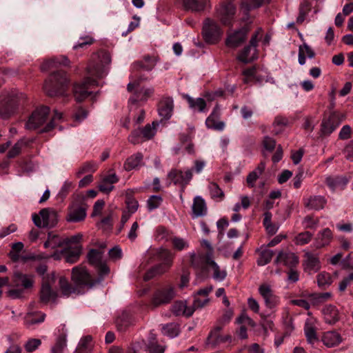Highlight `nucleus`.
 Masks as SVG:
<instances>
[{
    "label": "nucleus",
    "mask_w": 353,
    "mask_h": 353,
    "mask_svg": "<svg viewBox=\"0 0 353 353\" xmlns=\"http://www.w3.org/2000/svg\"><path fill=\"white\" fill-rule=\"evenodd\" d=\"M68 84L67 74L63 70H59L52 73L45 81L43 90L50 97L63 96Z\"/></svg>",
    "instance_id": "nucleus-1"
},
{
    "label": "nucleus",
    "mask_w": 353,
    "mask_h": 353,
    "mask_svg": "<svg viewBox=\"0 0 353 353\" xmlns=\"http://www.w3.org/2000/svg\"><path fill=\"white\" fill-rule=\"evenodd\" d=\"M154 256L157 260L161 263L146 272L143 277L145 281H149L157 276L164 274L172 265L174 255L169 250L159 248L156 250Z\"/></svg>",
    "instance_id": "nucleus-2"
},
{
    "label": "nucleus",
    "mask_w": 353,
    "mask_h": 353,
    "mask_svg": "<svg viewBox=\"0 0 353 353\" xmlns=\"http://www.w3.org/2000/svg\"><path fill=\"white\" fill-rule=\"evenodd\" d=\"M223 31L218 23L210 18H206L203 22L201 34L205 42L210 45L219 43Z\"/></svg>",
    "instance_id": "nucleus-3"
},
{
    "label": "nucleus",
    "mask_w": 353,
    "mask_h": 353,
    "mask_svg": "<svg viewBox=\"0 0 353 353\" xmlns=\"http://www.w3.org/2000/svg\"><path fill=\"white\" fill-rule=\"evenodd\" d=\"M72 280L81 292L82 289L92 288L96 283H99V281L92 280L85 268L82 266H76L72 268Z\"/></svg>",
    "instance_id": "nucleus-4"
},
{
    "label": "nucleus",
    "mask_w": 353,
    "mask_h": 353,
    "mask_svg": "<svg viewBox=\"0 0 353 353\" xmlns=\"http://www.w3.org/2000/svg\"><path fill=\"white\" fill-rule=\"evenodd\" d=\"M32 221L39 228H52L58 222V213L52 208H43L32 215Z\"/></svg>",
    "instance_id": "nucleus-5"
},
{
    "label": "nucleus",
    "mask_w": 353,
    "mask_h": 353,
    "mask_svg": "<svg viewBox=\"0 0 353 353\" xmlns=\"http://www.w3.org/2000/svg\"><path fill=\"white\" fill-rule=\"evenodd\" d=\"M26 100V96L20 93L11 96L6 101L0 103V118L6 119L12 115L17 109L23 105Z\"/></svg>",
    "instance_id": "nucleus-6"
},
{
    "label": "nucleus",
    "mask_w": 353,
    "mask_h": 353,
    "mask_svg": "<svg viewBox=\"0 0 353 353\" xmlns=\"http://www.w3.org/2000/svg\"><path fill=\"white\" fill-rule=\"evenodd\" d=\"M236 6L230 1H225L216 8V17L223 26H232L236 14Z\"/></svg>",
    "instance_id": "nucleus-7"
},
{
    "label": "nucleus",
    "mask_w": 353,
    "mask_h": 353,
    "mask_svg": "<svg viewBox=\"0 0 353 353\" xmlns=\"http://www.w3.org/2000/svg\"><path fill=\"white\" fill-rule=\"evenodd\" d=\"M98 57L100 63L90 64L88 67L87 72L88 75L100 79L107 74L108 70L106 65L111 62V57L110 54L107 52H100Z\"/></svg>",
    "instance_id": "nucleus-8"
},
{
    "label": "nucleus",
    "mask_w": 353,
    "mask_h": 353,
    "mask_svg": "<svg viewBox=\"0 0 353 353\" xmlns=\"http://www.w3.org/2000/svg\"><path fill=\"white\" fill-rule=\"evenodd\" d=\"M50 113V108L42 105L37 108L30 116L26 124L28 130H36L42 126L46 121Z\"/></svg>",
    "instance_id": "nucleus-9"
},
{
    "label": "nucleus",
    "mask_w": 353,
    "mask_h": 353,
    "mask_svg": "<svg viewBox=\"0 0 353 353\" xmlns=\"http://www.w3.org/2000/svg\"><path fill=\"white\" fill-rule=\"evenodd\" d=\"M93 77L94 76L89 75L82 83L74 85L73 94L77 101H83L91 94V88L98 85L97 80Z\"/></svg>",
    "instance_id": "nucleus-10"
},
{
    "label": "nucleus",
    "mask_w": 353,
    "mask_h": 353,
    "mask_svg": "<svg viewBox=\"0 0 353 353\" xmlns=\"http://www.w3.org/2000/svg\"><path fill=\"white\" fill-rule=\"evenodd\" d=\"M250 30L249 25L246 23L242 28L228 33L225 39V45L232 48L240 46L246 41Z\"/></svg>",
    "instance_id": "nucleus-11"
},
{
    "label": "nucleus",
    "mask_w": 353,
    "mask_h": 353,
    "mask_svg": "<svg viewBox=\"0 0 353 353\" xmlns=\"http://www.w3.org/2000/svg\"><path fill=\"white\" fill-rule=\"evenodd\" d=\"M128 91L132 92L134 90L132 96L129 99L132 103L138 101H147L154 93L152 88H140L137 83H129L127 86Z\"/></svg>",
    "instance_id": "nucleus-12"
},
{
    "label": "nucleus",
    "mask_w": 353,
    "mask_h": 353,
    "mask_svg": "<svg viewBox=\"0 0 353 353\" xmlns=\"http://www.w3.org/2000/svg\"><path fill=\"white\" fill-rule=\"evenodd\" d=\"M259 292L264 300L267 308L275 311L280 303V298L274 294L271 286L269 284H261L259 288Z\"/></svg>",
    "instance_id": "nucleus-13"
},
{
    "label": "nucleus",
    "mask_w": 353,
    "mask_h": 353,
    "mask_svg": "<svg viewBox=\"0 0 353 353\" xmlns=\"http://www.w3.org/2000/svg\"><path fill=\"white\" fill-rule=\"evenodd\" d=\"M176 292L172 286H166L157 290L152 298V305L155 307L169 303L175 296Z\"/></svg>",
    "instance_id": "nucleus-14"
},
{
    "label": "nucleus",
    "mask_w": 353,
    "mask_h": 353,
    "mask_svg": "<svg viewBox=\"0 0 353 353\" xmlns=\"http://www.w3.org/2000/svg\"><path fill=\"white\" fill-rule=\"evenodd\" d=\"M179 143L173 148L175 154H179L182 148H184L186 153L194 154V145L192 143L193 134L192 132L181 133L179 137Z\"/></svg>",
    "instance_id": "nucleus-15"
},
{
    "label": "nucleus",
    "mask_w": 353,
    "mask_h": 353,
    "mask_svg": "<svg viewBox=\"0 0 353 353\" xmlns=\"http://www.w3.org/2000/svg\"><path fill=\"white\" fill-rule=\"evenodd\" d=\"M86 207L83 205L73 203L68 208L66 221L70 223H77L83 221L86 216Z\"/></svg>",
    "instance_id": "nucleus-16"
},
{
    "label": "nucleus",
    "mask_w": 353,
    "mask_h": 353,
    "mask_svg": "<svg viewBox=\"0 0 353 353\" xmlns=\"http://www.w3.org/2000/svg\"><path fill=\"white\" fill-rule=\"evenodd\" d=\"M81 253V246L75 245L74 248H65L60 252H54L52 256L54 259H60L61 255L65 256V261L69 263H74L78 261Z\"/></svg>",
    "instance_id": "nucleus-17"
},
{
    "label": "nucleus",
    "mask_w": 353,
    "mask_h": 353,
    "mask_svg": "<svg viewBox=\"0 0 353 353\" xmlns=\"http://www.w3.org/2000/svg\"><path fill=\"white\" fill-rule=\"evenodd\" d=\"M168 178L175 185H181L185 187L189 183L192 178L191 170H187L185 172L181 170L172 169L168 174Z\"/></svg>",
    "instance_id": "nucleus-18"
},
{
    "label": "nucleus",
    "mask_w": 353,
    "mask_h": 353,
    "mask_svg": "<svg viewBox=\"0 0 353 353\" xmlns=\"http://www.w3.org/2000/svg\"><path fill=\"white\" fill-rule=\"evenodd\" d=\"M221 116L220 106L216 104L213 108L212 112L205 120V125L208 128L217 131H222L225 128V123L219 121Z\"/></svg>",
    "instance_id": "nucleus-19"
},
{
    "label": "nucleus",
    "mask_w": 353,
    "mask_h": 353,
    "mask_svg": "<svg viewBox=\"0 0 353 353\" xmlns=\"http://www.w3.org/2000/svg\"><path fill=\"white\" fill-rule=\"evenodd\" d=\"M191 265L196 270H205L208 268V259H212L211 253L196 254L194 252L189 253Z\"/></svg>",
    "instance_id": "nucleus-20"
},
{
    "label": "nucleus",
    "mask_w": 353,
    "mask_h": 353,
    "mask_svg": "<svg viewBox=\"0 0 353 353\" xmlns=\"http://www.w3.org/2000/svg\"><path fill=\"white\" fill-rule=\"evenodd\" d=\"M339 115L336 113L331 114L327 119L323 120L321 123V134L328 136L332 133L341 123Z\"/></svg>",
    "instance_id": "nucleus-21"
},
{
    "label": "nucleus",
    "mask_w": 353,
    "mask_h": 353,
    "mask_svg": "<svg viewBox=\"0 0 353 353\" xmlns=\"http://www.w3.org/2000/svg\"><path fill=\"white\" fill-rule=\"evenodd\" d=\"M54 279V274L51 276H44L43 279V284L41 289V296L40 299L41 301L44 303H47L50 300L55 299L57 296L56 293L52 290L50 288V282H53Z\"/></svg>",
    "instance_id": "nucleus-22"
},
{
    "label": "nucleus",
    "mask_w": 353,
    "mask_h": 353,
    "mask_svg": "<svg viewBox=\"0 0 353 353\" xmlns=\"http://www.w3.org/2000/svg\"><path fill=\"white\" fill-rule=\"evenodd\" d=\"M333 239V234L328 228L319 231L313 242V247L316 249H321L330 245Z\"/></svg>",
    "instance_id": "nucleus-23"
},
{
    "label": "nucleus",
    "mask_w": 353,
    "mask_h": 353,
    "mask_svg": "<svg viewBox=\"0 0 353 353\" xmlns=\"http://www.w3.org/2000/svg\"><path fill=\"white\" fill-rule=\"evenodd\" d=\"M304 270L309 272H316L321 268V263L317 254L310 252H305L303 260Z\"/></svg>",
    "instance_id": "nucleus-24"
},
{
    "label": "nucleus",
    "mask_w": 353,
    "mask_h": 353,
    "mask_svg": "<svg viewBox=\"0 0 353 353\" xmlns=\"http://www.w3.org/2000/svg\"><path fill=\"white\" fill-rule=\"evenodd\" d=\"M174 101L171 97H163L158 105V112L160 117L165 119H169L173 112Z\"/></svg>",
    "instance_id": "nucleus-25"
},
{
    "label": "nucleus",
    "mask_w": 353,
    "mask_h": 353,
    "mask_svg": "<svg viewBox=\"0 0 353 353\" xmlns=\"http://www.w3.org/2000/svg\"><path fill=\"white\" fill-rule=\"evenodd\" d=\"M45 318L46 314L40 311H29L23 318V323L27 328L31 329L35 325L43 323Z\"/></svg>",
    "instance_id": "nucleus-26"
},
{
    "label": "nucleus",
    "mask_w": 353,
    "mask_h": 353,
    "mask_svg": "<svg viewBox=\"0 0 353 353\" xmlns=\"http://www.w3.org/2000/svg\"><path fill=\"white\" fill-rule=\"evenodd\" d=\"M298 263V256L294 253L290 252H279L275 260V263L283 264L290 268L295 266Z\"/></svg>",
    "instance_id": "nucleus-27"
},
{
    "label": "nucleus",
    "mask_w": 353,
    "mask_h": 353,
    "mask_svg": "<svg viewBox=\"0 0 353 353\" xmlns=\"http://www.w3.org/2000/svg\"><path fill=\"white\" fill-rule=\"evenodd\" d=\"M322 313L324 321L327 324L334 325L340 319L339 311L335 305H325L322 310Z\"/></svg>",
    "instance_id": "nucleus-28"
},
{
    "label": "nucleus",
    "mask_w": 353,
    "mask_h": 353,
    "mask_svg": "<svg viewBox=\"0 0 353 353\" xmlns=\"http://www.w3.org/2000/svg\"><path fill=\"white\" fill-rule=\"evenodd\" d=\"M119 181V177L115 174H110L102 178L98 185L99 190L105 194H109L114 188V184Z\"/></svg>",
    "instance_id": "nucleus-29"
},
{
    "label": "nucleus",
    "mask_w": 353,
    "mask_h": 353,
    "mask_svg": "<svg viewBox=\"0 0 353 353\" xmlns=\"http://www.w3.org/2000/svg\"><path fill=\"white\" fill-rule=\"evenodd\" d=\"M70 61L67 57L61 55L59 57H54L48 59L41 64V69L43 71L48 70L52 68H56L60 65L68 66Z\"/></svg>",
    "instance_id": "nucleus-30"
},
{
    "label": "nucleus",
    "mask_w": 353,
    "mask_h": 353,
    "mask_svg": "<svg viewBox=\"0 0 353 353\" xmlns=\"http://www.w3.org/2000/svg\"><path fill=\"white\" fill-rule=\"evenodd\" d=\"M349 180L345 176H327L325 183L332 191L336 190H343L347 184Z\"/></svg>",
    "instance_id": "nucleus-31"
},
{
    "label": "nucleus",
    "mask_w": 353,
    "mask_h": 353,
    "mask_svg": "<svg viewBox=\"0 0 353 353\" xmlns=\"http://www.w3.org/2000/svg\"><path fill=\"white\" fill-rule=\"evenodd\" d=\"M183 98L187 101L189 108L193 111L199 112L207 111V104L204 99L201 97L193 98L188 94L183 95Z\"/></svg>",
    "instance_id": "nucleus-32"
},
{
    "label": "nucleus",
    "mask_w": 353,
    "mask_h": 353,
    "mask_svg": "<svg viewBox=\"0 0 353 353\" xmlns=\"http://www.w3.org/2000/svg\"><path fill=\"white\" fill-rule=\"evenodd\" d=\"M172 311L176 316H191L194 313V308L187 305L186 301H176L172 306Z\"/></svg>",
    "instance_id": "nucleus-33"
},
{
    "label": "nucleus",
    "mask_w": 353,
    "mask_h": 353,
    "mask_svg": "<svg viewBox=\"0 0 353 353\" xmlns=\"http://www.w3.org/2000/svg\"><path fill=\"white\" fill-rule=\"evenodd\" d=\"M192 210L193 218L203 216L206 214L207 207L205 202L202 197L199 196L194 197L192 206Z\"/></svg>",
    "instance_id": "nucleus-34"
},
{
    "label": "nucleus",
    "mask_w": 353,
    "mask_h": 353,
    "mask_svg": "<svg viewBox=\"0 0 353 353\" xmlns=\"http://www.w3.org/2000/svg\"><path fill=\"white\" fill-rule=\"evenodd\" d=\"M33 282L32 276L23 274L19 272L14 273V283L15 287L21 286L24 290L32 288Z\"/></svg>",
    "instance_id": "nucleus-35"
},
{
    "label": "nucleus",
    "mask_w": 353,
    "mask_h": 353,
    "mask_svg": "<svg viewBox=\"0 0 353 353\" xmlns=\"http://www.w3.org/2000/svg\"><path fill=\"white\" fill-rule=\"evenodd\" d=\"M322 341L327 347H334L340 344L342 341L341 336L336 331H329L324 333Z\"/></svg>",
    "instance_id": "nucleus-36"
},
{
    "label": "nucleus",
    "mask_w": 353,
    "mask_h": 353,
    "mask_svg": "<svg viewBox=\"0 0 353 353\" xmlns=\"http://www.w3.org/2000/svg\"><path fill=\"white\" fill-rule=\"evenodd\" d=\"M208 268L207 270L212 272V278L217 281H223L227 276L226 271L225 270H221L220 267L213 259H208Z\"/></svg>",
    "instance_id": "nucleus-37"
},
{
    "label": "nucleus",
    "mask_w": 353,
    "mask_h": 353,
    "mask_svg": "<svg viewBox=\"0 0 353 353\" xmlns=\"http://www.w3.org/2000/svg\"><path fill=\"white\" fill-rule=\"evenodd\" d=\"M327 203V200L323 196H313L307 199L305 205L311 210H319L324 208Z\"/></svg>",
    "instance_id": "nucleus-38"
},
{
    "label": "nucleus",
    "mask_w": 353,
    "mask_h": 353,
    "mask_svg": "<svg viewBox=\"0 0 353 353\" xmlns=\"http://www.w3.org/2000/svg\"><path fill=\"white\" fill-rule=\"evenodd\" d=\"M256 58V48L248 45L245 46L238 56V59L243 63H250Z\"/></svg>",
    "instance_id": "nucleus-39"
},
{
    "label": "nucleus",
    "mask_w": 353,
    "mask_h": 353,
    "mask_svg": "<svg viewBox=\"0 0 353 353\" xmlns=\"http://www.w3.org/2000/svg\"><path fill=\"white\" fill-rule=\"evenodd\" d=\"M145 348L149 353H163L165 351V347L157 343L156 334L152 332L149 334Z\"/></svg>",
    "instance_id": "nucleus-40"
},
{
    "label": "nucleus",
    "mask_w": 353,
    "mask_h": 353,
    "mask_svg": "<svg viewBox=\"0 0 353 353\" xmlns=\"http://www.w3.org/2000/svg\"><path fill=\"white\" fill-rule=\"evenodd\" d=\"M143 161V155L141 153L134 154L128 157L124 163L123 168L126 171L137 168Z\"/></svg>",
    "instance_id": "nucleus-41"
},
{
    "label": "nucleus",
    "mask_w": 353,
    "mask_h": 353,
    "mask_svg": "<svg viewBox=\"0 0 353 353\" xmlns=\"http://www.w3.org/2000/svg\"><path fill=\"white\" fill-rule=\"evenodd\" d=\"M208 0H182L183 6L185 10L199 12L203 10Z\"/></svg>",
    "instance_id": "nucleus-42"
},
{
    "label": "nucleus",
    "mask_w": 353,
    "mask_h": 353,
    "mask_svg": "<svg viewBox=\"0 0 353 353\" xmlns=\"http://www.w3.org/2000/svg\"><path fill=\"white\" fill-rule=\"evenodd\" d=\"M63 246H64V238H61L53 232L48 233V239L44 243L46 248L56 249Z\"/></svg>",
    "instance_id": "nucleus-43"
},
{
    "label": "nucleus",
    "mask_w": 353,
    "mask_h": 353,
    "mask_svg": "<svg viewBox=\"0 0 353 353\" xmlns=\"http://www.w3.org/2000/svg\"><path fill=\"white\" fill-rule=\"evenodd\" d=\"M59 286L61 292L64 296H69L72 293H81V291L78 288H77L76 285L75 288L72 287L71 285L68 282L66 279L64 277L60 278Z\"/></svg>",
    "instance_id": "nucleus-44"
},
{
    "label": "nucleus",
    "mask_w": 353,
    "mask_h": 353,
    "mask_svg": "<svg viewBox=\"0 0 353 353\" xmlns=\"http://www.w3.org/2000/svg\"><path fill=\"white\" fill-rule=\"evenodd\" d=\"M92 339L90 336H86L82 338L76 350L77 353H89L91 352L93 345Z\"/></svg>",
    "instance_id": "nucleus-45"
},
{
    "label": "nucleus",
    "mask_w": 353,
    "mask_h": 353,
    "mask_svg": "<svg viewBox=\"0 0 353 353\" xmlns=\"http://www.w3.org/2000/svg\"><path fill=\"white\" fill-rule=\"evenodd\" d=\"M102 257L103 252L95 249L90 250L87 254L89 263L94 266H99L101 265Z\"/></svg>",
    "instance_id": "nucleus-46"
},
{
    "label": "nucleus",
    "mask_w": 353,
    "mask_h": 353,
    "mask_svg": "<svg viewBox=\"0 0 353 353\" xmlns=\"http://www.w3.org/2000/svg\"><path fill=\"white\" fill-rule=\"evenodd\" d=\"M132 323L131 317L128 313H123L116 321L117 328L120 331H124Z\"/></svg>",
    "instance_id": "nucleus-47"
},
{
    "label": "nucleus",
    "mask_w": 353,
    "mask_h": 353,
    "mask_svg": "<svg viewBox=\"0 0 353 353\" xmlns=\"http://www.w3.org/2000/svg\"><path fill=\"white\" fill-rule=\"evenodd\" d=\"M274 255V252L271 250H264L261 252L259 258L257 259V264L260 266H263L269 263Z\"/></svg>",
    "instance_id": "nucleus-48"
},
{
    "label": "nucleus",
    "mask_w": 353,
    "mask_h": 353,
    "mask_svg": "<svg viewBox=\"0 0 353 353\" xmlns=\"http://www.w3.org/2000/svg\"><path fill=\"white\" fill-rule=\"evenodd\" d=\"M162 332L164 335H166L170 338H174L179 334V327L176 324L170 323L163 327Z\"/></svg>",
    "instance_id": "nucleus-49"
},
{
    "label": "nucleus",
    "mask_w": 353,
    "mask_h": 353,
    "mask_svg": "<svg viewBox=\"0 0 353 353\" xmlns=\"http://www.w3.org/2000/svg\"><path fill=\"white\" fill-rule=\"evenodd\" d=\"M157 125H158V123L154 121L152 125L148 124L141 130L144 140H149L154 136Z\"/></svg>",
    "instance_id": "nucleus-50"
},
{
    "label": "nucleus",
    "mask_w": 353,
    "mask_h": 353,
    "mask_svg": "<svg viewBox=\"0 0 353 353\" xmlns=\"http://www.w3.org/2000/svg\"><path fill=\"white\" fill-rule=\"evenodd\" d=\"M208 190L212 199H219L222 200L224 198L223 191L216 183L210 182L208 185Z\"/></svg>",
    "instance_id": "nucleus-51"
},
{
    "label": "nucleus",
    "mask_w": 353,
    "mask_h": 353,
    "mask_svg": "<svg viewBox=\"0 0 353 353\" xmlns=\"http://www.w3.org/2000/svg\"><path fill=\"white\" fill-rule=\"evenodd\" d=\"M41 344V341L40 339L32 338L26 341L23 346L26 352L31 353L37 350Z\"/></svg>",
    "instance_id": "nucleus-52"
},
{
    "label": "nucleus",
    "mask_w": 353,
    "mask_h": 353,
    "mask_svg": "<svg viewBox=\"0 0 353 353\" xmlns=\"http://www.w3.org/2000/svg\"><path fill=\"white\" fill-rule=\"evenodd\" d=\"M313 234L310 232H303L299 233L295 238V243L299 245H303L308 243L312 238Z\"/></svg>",
    "instance_id": "nucleus-53"
},
{
    "label": "nucleus",
    "mask_w": 353,
    "mask_h": 353,
    "mask_svg": "<svg viewBox=\"0 0 353 353\" xmlns=\"http://www.w3.org/2000/svg\"><path fill=\"white\" fill-rule=\"evenodd\" d=\"M66 347V338L65 336H60L55 343L52 347V353H63L64 348Z\"/></svg>",
    "instance_id": "nucleus-54"
},
{
    "label": "nucleus",
    "mask_w": 353,
    "mask_h": 353,
    "mask_svg": "<svg viewBox=\"0 0 353 353\" xmlns=\"http://www.w3.org/2000/svg\"><path fill=\"white\" fill-rule=\"evenodd\" d=\"M243 74L245 76V78L243 79V82L245 83H250L252 79L259 81L257 78V70L255 67L245 70L243 72Z\"/></svg>",
    "instance_id": "nucleus-55"
},
{
    "label": "nucleus",
    "mask_w": 353,
    "mask_h": 353,
    "mask_svg": "<svg viewBox=\"0 0 353 353\" xmlns=\"http://www.w3.org/2000/svg\"><path fill=\"white\" fill-rule=\"evenodd\" d=\"M236 323L243 324V325H248L252 327H255L254 321L246 314L245 312H242L240 316L236 319Z\"/></svg>",
    "instance_id": "nucleus-56"
},
{
    "label": "nucleus",
    "mask_w": 353,
    "mask_h": 353,
    "mask_svg": "<svg viewBox=\"0 0 353 353\" xmlns=\"http://www.w3.org/2000/svg\"><path fill=\"white\" fill-rule=\"evenodd\" d=\"M317 284L319 287H325L331 283V277L329 273L323 272L316 276Z\"/></svg>",
    "instance_id": "nucleus-57"
},
{
    "label": "nucleus",
    "mask_w": 353,
    "mask_h": 353,
    "mask_svg": "<svg viewBox=\"0 0 353 353\" xmlns=\"http://www.w3.org/2000/svg\"><path fill=\"white\" fill-rule=\"evenodd\" d=\"M162 202V198L159 195H152L148 200V207L150 210L159 208Z\"/></svg>",
    "instance_id": "nucleus-58"
},
{
    "label": "nucleus",
    "mask_w": 353,
    "mask_h": 353,
    "mask_svg": "<svg viewBox=\"0 0 353 353\" xmlns=\"http://www.w3.org/2000/svg\"><path fill=\"white\" fill-rule=\"evenodd\" d=\"M94 41V39L90 36H85L80 37L78 43L74 46L73 48L77 50L78 48H83L86 46L92 45Z\"/></svg>",
    "instance_id": "nucleus-59"
},
{
    "label": "nucleus",
    "mask_w": 353,
    "mask_h": 353,
    "mask_svg": "<svg viewBox=\"0 0 353 353\" xmlns=\"http://www.w3.org/2000/svg\"><path fill=\"white\" fill-rule=\"evenodd\" d=\"M319 222V219H314L312 216H307L303 219L302 224L305 229H316Z\"/></svg>",
    "instance_id": "nucleus-60"
},
{
    "label": "nucleus",
    "mask_w": 353,
    "mask_h": 353,
    "mask_svg": "<svg viewBox=\"0 0 353 353\" xmlns=\"http://www.w3.org/2000/svg\"><path fill=\"white\" fill-rule=\"evenodd\" d=\"M62 118V114L59 112L57 110H54V114L51 121L47 123L44 128L41 130V132H48L52 130L54 128V121L57 119H61Z\"/></svg>",
    "instance_id": "nucleus-61"
},
{
    "label": "nucleus",
    "mask_w": 353,
    "mask_h": 353,
    "mask_svg": "<svg viewBox=\"0 0 353 353\" xmlns=\"http://www.w3.org/2000/svg\"><path fill=\"white\" fill-rule=\"evenodd\" d=\"M305 334L309 343H313L317 341L315 329L311 325H305Z\"/></svg>",
    "instance_id": "nucleus-62"
},
{
    "label": "nucleus",
    "mask_w": 353,
    "mask_h": 353,
    "mask_svg": "<svg viewBox=\"0 0 353 353\" xmlns=\"http://www.w3.org/2000/svg\"><path fill=\"white\" fill-rule=\"evenodd\" d=\"M143 140L144 139L142 137L141 130H135L132 131L128 137V141L134 145L138 144Z\"/></svg>",
    "instance_id": "nucleus-63"
},
{
    "label": "nucleus",
    "mask_w": 353,
    "mask_h": 353,
    "mask_svg": "<svg viewBox=\"0 0 353 353\" xmlns=\"http://www.w3.org/2000/svg\"><path fill=\"white\" fill-rule=\"evenodd\" d=\"M172 244L174 248L177 250H183L188 247V243L183 239L174 237L172 239Z\"/></svg>",
    "instance_id": "nucleus-64"
}]
</instances>
